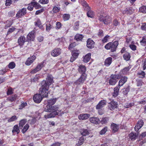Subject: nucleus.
<instances>
[{"mask_svg": "<svg viewBox=\"0 0 146 146\" xmlns=\"http://www.w3.org/2000/svg\"><path fill=\"white\" fill-rule=\"evenodd\" d=\"M94 13L92 11H89L87 12V15L89 17L92 18L94 17Z\"/></svg>", "mask_w": 146, "mask_h": 146, "instance_id": "obj_42", "label": "nucleus"}, {"mask_svg": "<svg viewBox=\"0 0 146 146\" xmlns=\"http://www.w3.org/2000/svg\"><path fill=\"white\" fill-rule=\"evenodd\" d=\"M129 91V89L128 88H125L123 89V93L124 95L127 94Z\"/></svg>", "mask_w": 146, "mask_h": 146, "instance_id": "obj_52", "label": "nucleus"}, {"mask_svg": "<svg viewBox=\"0 0 146 146\" xmlns=\"http://www.w3.org/2000/svg\"><path fill=\"white\" fill-rule=\"evenodd\" d=\"M137 74L138 75L140 76L139 77L141 78H143L145 77V73L143 71H140L138 72Z\"/></svg>", "mask_w": 146, "mask_h": 146, "instance_id": "obj_48", "label": "nucleus"}, {"mask_svg": "<svg viewBox=\"0 0 146 146\" xmlns=\"http://www.w3.org/2000/svg\"><path fill=\"white\" fill-rule=\"evenodd\" d=\"M15 63L13 62H11L9 64L8 67L10 69H12L15 67Z\"/></svg>", "mask_w": 146, "mask_h": 146, "instance_id": "obj_45", "label": "nucleus"}, {"mask_svg": "<svg viewBox=\"0 0 146 146\" xmlns=\"http://www.w3.org/2000/svg\"><path fill=\"white\" fill-rule=\"evenodd\" d=\"M117 105L116 102L114 101H112L109 103L108 107L110 110H113L117 107Z\"/></svg>", "mask_w": 146, "mask_h": 146, "instance_id": "obj_10", "label": "nucleus"}, {"mask_svg": "<svg viewBox=\"0 0 146 146\" xmlns=\"http://www.w3.org/2000/svg\"><path fill=\"white\" fill-rule=\"evenodd\" d=\"M72 56H73L74 58L76 59L78 57V53L77 51L74 50L72 52Z\"/></svg>", "mask_w": 146, "mask_h": 146, "instance_id": "obj_40", "label": "nucleus"}, {"mask_svg": "<svg viewBox=\"0 0 146 146\" xmlns=\"http://www.w3.org/2000/svg\"><path fill=\"white\" fill-rule=\"evenodd\" d=\"M60 9L59 7L54 6L53 9V12L54 13H56L58 12Z\"/></svg>", "mask_w": 146, "mask_h": 146, "instance_id": "obj_49", "label": "nucleus"}, {"mask_svg": "<svg viewBox=\"0 0 146 146\" xmlns=\"http://www.w3.org/2000/svg\"><path fill=\"white\" fill-rule=\"evenodd\" d=\"M61 26V23L60 22H57L56 23V26L55 28L56 29H59L60 28Z\"/></svg>", "mask_w": 146, "mask_h": 146, "instance_id": "obj_54", "label": "nucleus"}, {"mask_svg": "<svg viewBox=\"0 0 146 146\" xmlns=\"http://www.w3.org/2000/svg\"><path fill=\"white\" fill-rule=\"evenodd\" d=\"M130 56L129 53H126L123 56V58L126 60H128L130 58Z\"/></svg>", "mask_w": 146, "mask_h": 146, "instance_id": "obj_37", "label": "nucleus"}, {"mask_svg": "<svg viewBox=\"0 0 146 146\" xmlns=\"http://www.w3.org/2000/svg\"><path fill=\"white\" fill-rule=\"evenodd\" d=\"M26 13V9L25 8H23L19 10L16 14V16L18 18L24 15Z\"/></svg>", "mask_w": 146, "mask_h": 146, "instance_id": "obj_13", "label": "nucleus"}, {"mask_svg": "<svg viewBox=\"0 0 146 146\" xmlns=\"http://www.w3.org/2000/svg\"><path fill=\"white\" fill-rule=\"evenodd\" d=\"M25 38L23 36H21L18 39V42L19 45L23 46L25 42Z\"/></svg>", "mask_w": 146, "mask_h": 146, "instance_id": "obj_16", "label": "nucleus"}, {"mask_svg": "<svg viewBox=\"0 0 146 146\" xmlns=\"http://www.w3.org/2000/svg\"><path fill=\"white\" fill-rule=\"evenodd\" d=\"M6 23L7 24V27H10L12 24V22L11 21H6Z\"/></svg>", "mask_w": 146, "mask_h": 146, "instance_id": "obj_61", "label": "nucleus"}, {"mask_svg": "<svg viewBox=\"0 0 146 146\" xmlns=\"http://www.w3.org/2000/svg\"><path fill=\"white\" fill-rule=\"evenodd\" d=\"M129 46L130 48L133 50H134L136 49V46L134 45H130Z\"/></svg>", "mask_w": 146, "mask_h": 146, "instance_id": "obj_64", "label": "nucleus"}, {"mask_svg": "<svg viewBox=\"0 0 146 146\" xmlns=\"http://www.w3.org/2000/svg\"><path fill=\"white\" fill-rule=\"evenodd\" d=\"M63 19L64 21H66L68 20L70 18V15L68 14H65L63 16Z\"/></svg>", "mask_w": 146, "mask_h": 146, "instance_id": "obj_46", "label": "nucleus"}, {"mask_svg": "<svg viewBox=\"0 0 146 146\" xmlns=\"http://www.w3.org/2000/svg\"><path fill=\"white\" fill-rule=\"evenodd\" d=\"M17 97V95H15L14 96L8 98V100L9 101H10L11 102H12L16 100Z\"/></svg>", "mask_w": 146, "mask_h": 146, "instance_id": "obj_44", "label": "nucleus"}, {"mask_svg": "<svg viewBox=\"0 0 146 146\" xmlns=\"http://www.w3.org/2000/svg\"><path fill=\"white\" fill-rule=\"evenodd\" d=\"M46 30L47 31H49L50 29L52 28V26L50 24L49 22L48 21L46 22Z\"/></svg>", "mask_w": 146, "mask_h": 146, "instance_id": "obj_35", "label": "nucleus"}, {"mask_svg": "<svg viewBox=\"0 0 146 146\" xmlns=\"http://www.w3.org/2000/svg\"><path fill=\"white\" fill-rule=\"evenodd\" d=\"M27 122V120L25 119L21 120L19 122V126L20 127H22Z\"/></svg>", "mask_w": 146, "mask_h": 146, "instance_id": "obj_39", "label": "nucleus"}, {"mask_svg": "<svg viewBox=\"0 0 146 146\" xmlns=\"http://www.w3.org/2000/svg\"><path fill=\"white\" fill-rule=\"evenodd\" d=\"M48 86L44 82L42 83V86L39 89V94L35 95L33 97L34 101L36 103H40L44 97H46L48 94Z\"/></svg>", "mask_w": 146, "mask_h": 146, "instance_id": "obj_1", "label": "nucleus"}, {"mask_svg": "<svg viewBox=\"0 0 146 146\" xmlns=\"http://www.w3.org/2000/svg\"><path fill=\"white\" fill-rule=\"evenodd\" d=\"M34 33V32L33 31L30 32L27 36V40L28 41L33 40L35 38Z\"/></svg>", "mask_w": 146, "mask_h": 146, "instance_id": "obj_12", "label": "nucleus"}, {"mask_svg": "<svg viewBox=\"0 0 146 146\" xmlns=\"http://www.w3.org/2000/svg\"><path fill=\"white\" fill-rule=\"evenodd\" d=\"M61 50L60 48L55 49L51 52V55L54 57L58 56L61 53Z\"/></svg>", "mask_w": 146, "mask_h": 146, "instance_id": "obj_14", "label": "nucleus"}, {"mask_svg": "<svg viewBox=\"0 0 146 146\" xmlns=\"http://www.w3.org/2000/svg\"><path fill=\"white\" fill-rule=\"evenodd\" d=\"M141 44L144 45L146 44V36H144L142 40L140 41Z\"/></svg>", "mask_w": 146, "mask_h": 146, "instance_id": "obj_50", "label": "nucleus"}, {"mask_svg": "<svg viewBox=\"0 0 146 146\" xmlns=\"http://www.w3.org/2000/svg\"><path fill=\"white\" fill-rule=\"evenodd\" d=\"M111 127L112 131L114 133L117 131L119 129V126L115 123L111 124Z\"/></svg>", "mask_w": 146, "mask_h": 146, "instance_id": "obj_21", "label": "nucleus"}, {"mask_svg": "<svg viewBox=\"0 0 146 146\" xmlns=\"http://www.w3.org/2000/svg\"><path fill=\"white\" fill-rule=\"evenodd\" d=\"M29 126L28 124H26L24 127L23 129L22 130L23 133H25L26 131L28 129Z\"/></svg>", "mask_w": 146, "mask_h": 146, "instance_id": "obj_43", "label": "nucleus"}, {"mask_svg": "<svg viewBox=\"0 0 146 146\" xmlns=\"http://www.w3.org/2000/svg\"><path fill=\"white\" fill-rule=\"evenodd\" d=\"M106 100H103L101 101L96 106V109H98L103 107L106 105Z\"/></svg>", "mask_w": 146, "mask_h": 146, "instance_id": "obj_15", "label": "nucleus"}, {"mask_svg": "<svg viewBox=\"0 0 146 146\" xmlns=\"http://www.w3.org/2000/svg\"><path fill=\"white\" fill-rule=\"evenodd\" d=\"M90 120L92 123L96 124L99 123L100 122L99 119L96 117H92L90 118Z\"/></svg>", "mask_w": 146, "mask_h": 146, "instance_id": "obj_20", "label": "nucleus"}, {"mask_svg": "<svg viewBox=\"0 0 146 146\" xmlns=\"http://www.w3.org/2000/svg\"><path fill=\"white\" fill-rule=\"evenodd\" d=\"M27 105V103H22L19 106V109H22L25 107Z\"/></svg>", "mask_w": 146, "mask_h": 146, "instance_id": "obj_51", "label": "nucleus"}, {"mask_svg": "<svg viewBox=\"0 0 146 146\" xmlns=\"http://www.w3.org/2000/svg\"><path fill=\"white\" fill-rule=\"evenodd\" d=\"M43 82H44L48 86V88L49 86L53 82V78L52 76L49 75L47 76L46 78V82L45 81H43L41 83L42 86V83Z\"/></svg>", "mask_w": 146, "mask_h": 146, "instance_id": "obj_8", "label": "nucleus"}, {"mask_svg": "<svg viewBox=\"0 0 146 146\" xmlns=\"http://www.w3.org/2000/svg\"><path fill=\"white\" fill-rule=\"evenodd\" d=\"M90 116L89 114L87 113L81 114L78 116V119L80 120H84L88 118Z\"/></svg>", "mask_w": 146, "mask_h": 146, "instance_id": "obj_19", "label": "nucleus"}, {"mask_svg": "<svg viewBox=\"0 0 146 146\" xmlns=\"http://www.w3.org/2000/svg\"><path fill=\"white\" fill-rule=\"evenodd\" d=\"M91 53H89L86 54L84 57L83 61L85 63L88 62L91 58Z\"/></svg>", "mask_w": 146, "mask_h": 146, "instance_id": "obj_23", "label": "nucleus"}, {"mask_svg": "<svg viewBox=\"0 0 146 146\" xmlns=\"http://www.w3.org/2000/svg\"><path fill=\"white\" fill-rule=\"evenodd\" d=\"M61 143L58 142H56L52 144L50 146H60Z\"/></svg>", "mask_w": 146, "mask_h": 146, "instance_id": "obj_60", "label": "nucleus"}, {"mask_svg": "<svg viewBox=\"0 0 146 146\" xmlns=\"http://www.w3.org/2000/svg\"><path fill=\"white\" fill-rule=\"evenodd\" d=\"M76 45V44L75 42L71 43L68 47V48L69 49H71L73 47H75Z\"/></svg>", "mask_w": 146, "mask_h": 146, "instance_id": "obj_53", "label": "nucleus"}, {"mask_svg": "<svg viewBox=\"0 0 146 146\" xmlns=\"http://www.w3.org/2000/svg\"><path fill=\"white\" fill-rule=\"evenodd\" d=\"M13 93L12 90L11 88L9 89L7 92V94L8 95L12 94Z\"/></svg>", "mask_w": 146, "mask_h": 146, "instance_id": "obj_63", "label": "nucleus"}, {"mask_svg": "<svg viewBox=\"0 0 146 146\" xmlns=\"http://www.w3.org/2000/svg\"><path fill=\"white\" fill-rule=\"evenodd\" d=\"M12 2L11 0H6L5 3L6 6H9L11 4Z\"/></svg>", "mask_w": 146, "mask_h": 146, "instance_id": "obj_58", "label": "nucleus"}, {"mask_svg": "<svg viewBox=\"0 0 146 146\" xmlns=\"http://www.w3.org/2000/svg\"><path fill=\"white\" fill-rule=\"evenodd\" d=\"M121 75H111L109 81L110 84L111 85H115L117 82V80L121 78Z\"/></svg>", "mask_w": 146, "mask_h": 146, "instance_id": "obj_4", "label": "nucleus"}, {"mask_svg": "<svg viewBox=\"0 0 146 146\" xmlns=\"http://www.w3.org/2000/svg\"><path fill=\"white\" fill-rule=\"evenodd\" d=\"M112 58L110 57L107 58L104 62L105 65L106 66H109L111 63Z\"/></svg>", "mask_w": 146, "mask_h": 146, "instance_id": "obj_25", "label": "nucleus"}, {"mask_svg": "<svg viewBox=\"0 0 146 146\" xmlns=\"http://www.w3.org/2000/svg\"><path fill=\"white\" fill-rule=\"evenodd\" d=\"M108 119L107 118H103L102 119L100 122L102 124H105L107 123Z\"/></svg>", "mask_w": 146, "mask_h": 146, "instance_id": "obj_47", "label": "nucleus"}, {"mask_svg": "<svg viewBox=\"0 0 146 146\" xmlns=\"http://www.w3.org/2000/svg\"><path fill=\"white\" fill-rule=\"evenodd\" d=\"M35 59V57L34 56H32L28 58L26 62V64L28 66L30 65L33 62Z\"/></svg>", "mask_w": 146, "mask_h": 146, "instance_id": "obj_18", "label": "nucleus"}, {"mask_svg": "<svg viewBox=\"0 0 146 146\" xmlns=\"http://www.w3.org/2000/svg\"><path fill=\"white\" fill-rule=\"evenodd\" d=\"M79 26V22H76L75 23V25L74 27V29L75 30H76L78 29Z\"/></svg>", "mask_w": 146, "mask_h": 146, "instance_id": "obj_57", "label": "nucleus"}, {"mask_svg": "<svg viewBox=\"0 0 146 146\" xmlns=\"http://www.w3.org/2000/svg\"><path fill=\"white\" fill-rule=\"evenodd\" d=\"M128 137L129 139L131 140H134L136 139L137 135L135 133L131 132L129 134Z\"/></svg>", "mask_w": 146, "mask_h": 146, "instance_id": "obj_29", "label": "nucleus"}, {"mask_svg": "<svg viewBox=\"0 0 146 146\" xmlns=\"http://www.w3.org/2000/svg\"><path fill=\"white\" fill-rule=\"evenodd\" d=\"M58 109V108L56 106L51 107H50L49 106L46 107L45 109V111L51 113L45 115L44 116L45 118L47 119L50 118L54 117L56 115H61L62 113L60 112V111H59Z\"/></svg>", "mask_w": 146, "mask_h": 146, "instance_id": "obj_2", "label": "nucleus"}, {"mask_svg": "<svg viewBox=\"0 0 146 146\" xmlns=\"http://www.w3.org/2000/svg\"><path fill=\"white\" fill-rule=\"evenodd\" d=\"M17 119V117L16 115H14L8 120V122H12L16 120Z\"/></svg>", "mask_w": 146, "mask_h": 146, "instance_id": "obj_36", "label": "nucleus"}, {"mask_svg": "<svg viewBox=\"0 0 146 146\" xmlns=\"http://www.w3.org/2000/svg\"><path fill=\"white\" fill-rule=\"evenodd\" d=\"M15 29L14 27H12L10 28L8 32V34H9L11 33L12 32L15 30Z\"/></svg>", "mask_w": 146, "mask_h": 146, "instance_id": "obj_62", "label": "nucleus"}, {"mask_svg": "<svg viewBox=\"0 0 146 146\" xmlns=\"http://www.w3.org/2000/svg\"><path fill=\"white\" fill-rule=\"evenodd\" d=\"M143 124V120L141 119L139 120L135 127V130L136 131H138L142 127Z\"/></svg>", "mask_w": 146, "mask_h": 146, "instance_id": "obj_11", "label": "nucleus"}, {"mask_svg": "<svg viewBox=\"0 0 146 146\" xmlns=\"http://www.w3.org/2000/svg\"><path fill=\"white\" fill-rule=\"evenodd\" d=\"M118 42L117 41H115L113 42H109L105 46V48L107 50L111 49L112 52L115 51L118 45Z\"/></svg>", "mask_w": 146, "mask_h": 146, "instance_id": "obj_3", "label": "nucleus"}, {"mask_svg": "<svg viewBox=\"0 0 146 146\" xmlns=\"http://www.w3.org/2000/svg\"><path fill=\"white\" fill-rule=\"evenodd\" d=\"M56 101V99H53L52 100H47L46 101L47 105L46 107L48 106H49L50 107H52V105L54 104Z\"/></svg>", "mask_w": 146, "mask_h": 146, "instance_id": "obj_28", "label": "nucleus"}, {"mask_svg": "<svg viewBox=\"0 0 146 146\" xmlns=\"http://www.w3.org/2000/svg\"><path fill=\"white\" fill-rule=\"evenodd\" d=\"M119 87L116 86L114 89V92L113 93V96L114 97H116L117 96L119 91Z\"/></svg>", "mask_w": 146, "mask_h": 146, "instance_id": "obj_27", "label": "nucleus"}, {"mask_svg": "<svg viewBox=\"0 0 146 146\" xmlns=\"http://www.w3.org/2000/svg\"><path fill=\"white\" fill-rule=\"evenodd\" d=\"M127 78L126 77H124L122 78L119 81L118 86H122L127 82Z\"/></svg>", "mask_w": 146, "mask_h": 146, "instance_id": "obj_22", "label": "nucleus"}, {"mask_svg": "<svg viewBox=\"0 0 146 146\" xmlns=\"http://www.w3.org/2000/svg\"><path fill=\"white\" fill-rule=\"evenodd\" d=\"M139 11L141 12L146 13V6H143L140 7L139 9Z\"/></svg>", "mask_w": 146, "mask_h": 146, "instance_id": "obj_38", "label": "nucleus"}, {"mask_svg": "<svg viewBox=\"0 0 146 146\" xmlns=\"http://www.w3.org/2000/svg\"><path fill=\"white\" fill-rule=\"evenodd\" d=\"M44 62H42L38 64L36 68L32 70L31 73L32 74H34L40 70L41 68L44 66Z\"/></svg>", "mask_w": 146, "mask_h": 146, "instance_id": "obj_9", "label": "nucleus"}, {"mask_svg": "<svg viewBox=\"0 0 146 146\" xmlns=\"http://www.w3.org/2000/svg\"><path fill=\"white\" fill-rule=\"evenodd\" d=\"M44 10V9L43 8H42L39 10L37 11L35 13L36 15H38L41 13L43 12Z\"/></svg>", "mask_w": 146, "mask_h": 146, "instance_id": "obj_55", "label": "nucleus"}, {"mask_svg": "<svg viewBox=\"0 0 146 146\" xmlns=\"http://www.w3.org/2000/svg\"><path fill=\"white\" fill-rule=\"evenodd\" d=\"M99 19L100 21H103L104 24L106 25L111 23V18L109 16L105 17L103 15H101Z\"/></svg>", "mask_w": 146, "mask_h": 146, "instance_id": "obj_6", "label": "nucleus"}, {"mask_svg": "<svg viewBox=\"0 0 146 146\" xmlns=\"http://www.w3.org/2000/svg\"><path fill=\"white\" fill-rule=\"evenodd\" d=\"M83 36L79 34H76L75 36V39L77 41L81 40L83 38Z\"/></svg>", "mask_w": 146, "mask_h": 146, "instance_id": "obj_33", "label": "nucleus"}, {"mask_svg": "<svg viewBox=\"0 0 146 146\" xmlns=\"http://www.w3.org/2000/svg\"><path fill=\"white\" fill-rule=\"evenodd\" d=\"M78 70L79 72L82 74H85V73L86 70V68L84 66L81 65L79 68Z\"/></svg>", "mask_w": 146, "mask_h": 146, "instance_id": "obj_26", "label": "nucleus"}, {"mask_svg": "<svg viewBox=\"0 0 146 146\" xmlns=\"http://www.w3.org/2000/svg\"><path fill=\"white\" fill-rule=\"evenodd\" d=\"M134 104L133 103H131L129 104H127V105H125L124 106V107L125 108H129L131 106H133L134 105Z\"/></svg>", "mask_w": 146, "mask_h": 146, "instance_id": "obj_59", "label": "nucleus"}, {"mask_svg": "<svg viewBox=\"0 0 146 146\" xmlns=\"http://www.w3.org/2000/svg\"><path fill=\"white\" fill-rule=\"evenodd\" d=\"M94 42L91 39H88L87 41V46L90 48H94Z\"/></svg>", "mask_w": 146, "mask_h": 146, "instance_id": "obj_17", "label": "nucleus"}, {"mask_svg": "<svg viewBox=\"0 0 146 146\" xmlns=\"http://www.w3.org/2000/svg\"><path fill=\"white\" fill-rule=\"evenodd\" d=\"M34 7L36 9H38L41 8V6L37 2L33 1L28 5L27 9L30 11H32Z\"/></svg>", "mask_w": 146, "mask_h": 146, "instance_id": "obj_5", "label": "nucleus"}, {"mask_svg": "<svg viewBox=\"0 0 146 146\" xmlns=\"http://www.w3.org/2000/svg\"><path fill=\"white\" fill-rule=\"evenodd\" d=\"M81 134L83 136H86L89 134V132L86 129H82L80 131Z\"/></svg>", "mask_w": 146, "mask_h": 146, "instance_id": "obj_31", "label": "nucleus"}, {"mask_svg": "<svg viewBox=\"0 0 146 146\" xmlns=\"http://www.w3.org/2000/svg\"><path fill=\"white\" fill-rule=\"evenodd\" d=\"M20 132L19 127L18 125H15L14 126L13 129L12 131V132L13 135L15 134V132L17 133H18Z\"/></svg>", "mask_w": 146, "mask_h": 146, "instance_id": "obj_24", "label": "nucleus"}, {"mask_svg": "<svg viewBox=\"0 0 146 146\" xmlns=\"http://www.w3.org/2000/svg\"><path fill=\"white\" fill-rule=\"evenodd\" d=\"M35 25L38 26L40 29L43 30V26L42 25L41 21L39 20H38L36 21L35 22Z\"/></svg>", "mask_w": 146, "mask_h": 146, "instance_id": "obj_30", "label": "nucleus"}, {"mask_svg": "<svg viewBox=\"0 0 146 146\" xmlns=\"http://www.w3.org/2000/svg\"><path fill=\"white\" fill-rule=\"evenodd\" d=\"M85 140L84 137L82 136L80 138L78 142L76 144L78 145H82L84 143Z\"/></svg>", "mask_w": 146, "mask_h": 146, "instance_id": "obj_32", "label": "nucleus"}, {"mask_svg": "<svg viewBox=\"0 0 146 146\" xmlns=\"http://www.w3.org/2000/svg\"><path fill=\"white\" fill-rule=\"evenodd\" d=\"M39 2L41 4H46L48 3V0H40Z\"/></svg>", "mask_w": 146, "mask_h": 146, "instance_id": "obj_56", "label": "nucleus"}, {"mask_svg": "<svg viewBox=\"0 0 146 146\" xmlns=\"http://www.w3.org/2000/svg\"><path fill=\"white\" fill-rule=\"evenodd\" d=\"M86 77V74H82L80 78L76 80L75 83L76 85H79L82 84L85 80Z\"/></svg>", "mask_w": 146, "mask_h": 146, "instance_id": "obj_7", "label": "nucleus"}, {"mask_svg": "<svg viewBox=\"0 0 146 146\" xmlns=\"http://www.w3.org/2000/svg\"><path fill=\"white\" fill-rule=\"evenodd\" d=\"M110 38V36L108 35H107L102 39V41L103 43L106 42Z\"/></svg>", "mask_w": 146, "mask_h": 146, "instance_id": "obj_41", "label": "nucleus"}, {"mask_svg": "<svg viewBox=\"0 0 146 146\" xmlns=\"http://www.w3.org/2000/svg\"><path fill=\"white\" fill-rule=\"evenodd\" d=\"M108 127H105L100 132V134L101 135H103L105 134L106 132L108 131Z\"/></svg>", "mask_w": 146, "mask_h": 146, "instance_id": "obj_34", "label": "nucleus"}]
</instances>
